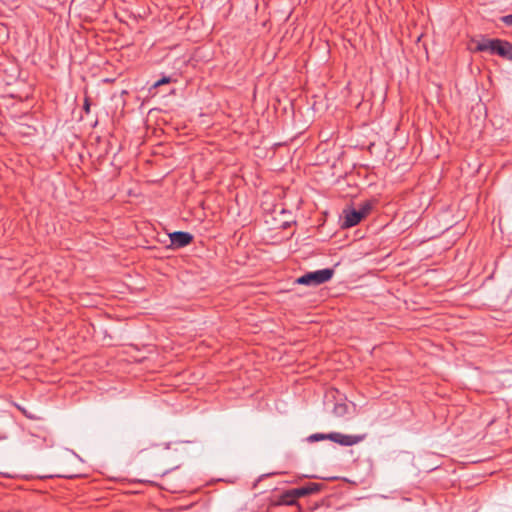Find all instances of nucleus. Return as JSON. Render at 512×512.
Returning <instances> with one entry per match:
<instances>
[{"label": "nucleus", "mask_w": 512, "mask_h": 512, "mask_svg": "<svg viewBox=\"0 0 512 512\" xmlns=\"http://www.w3.org/2000/svg\"><path fill=\"white\" fill-rule=\"evenodd\" d=\"M475 50L498 55L504 59H512V45L504 40L483 38L476 42Z\"/></svg>", "instance_id": "obj_1"}, {"label": "nucleus", "mask_w": 512, "mask_h": 512, "mask_svg": "<svg viewBox=\"0 0 512 512\" xmlns=\"http://www.w3.org/2000/svg\"><path fill=\"white\" fill-rule=\"evenodd\" d=\"M334 275L330 268L308 272L295 280V283L307 286H317L329 281Z\"/></svg>", "instance_id": "obj_2"}, {"label": "nucleus", "mask_w": 512, "mask_h": 512, "mask_svg": "<svg viewBox=\"0 0 512 512\" xmlns=\"http://www.w3.org/2000/svg\"><path fill=\"white\" fill-rule=\"evenodd\" d=\"M327 438L335 443L342 446H352L359 443L363 437L356 435H345L338 432H332L327 434Z\"/></svg>", "instance_id": "obj_3"}, {"label": "nucleus", "mask_w": 512, "mask_h": 512, "mask_svg": "<svg viewBox=\"0 0 512 512\" xmlns=\"http://www.w3.org/2000/svg\"><path fill=\"white\" fill-rule=\"evenodd\" d=\"M320 489H321V484L312 482V483H308L305 486L287 491V496L296 497V499H297V498L304 497V496H307L310 494H314V493L320 491Z\"/></svg>", "instance_id": "obj_4"}, {"label": "nucleus", "mask_w": 512, "mask_h": 512, "mask_svg": "<svg viewBox=\"0 0 512 512\" xmlns=\"http://www.w3.org/2000/svg\"><path fill=\"white\" fill-rule=\"evenodd\" d=\"M171 245L175 248H182L187 245H189L192 240L193 236L188 232H182V231H176L169 235Z\"/></svg>", "instance_id": "obj_5"}, {"label": "nucleus", "mask_w": 512, "mask_h": 512, "mask_svg": "<svg viewBox=\"0 0 512 512\" xmlns=\"http://www.w3.org/2000/svg\"><path fill=\"white\" fill-rule=\"evenodd\" d=\"M363 219L362 215L357 209L344 210V227H353Z\"/></svg>", "instance_id": "obj_6"}, {"label": "nucleus", "mask_w": 512, "mask_h": 512, "mask_svg": "<svg viewBox=\"0 0 512 512\" xmlns=\"http://www.w3.org/2000/svg\"><path fill=\"white\" fill-rule=\"evenodd\" d=\"M333 412L336 416H344L348 413V406L345 403H338L334 406Z\"/></svg>", "instance_id": "obj_7"}, {"label": "nucleus", "mask_w": 512, "mask_h": 512, "mask_svg": "<svg viewBox=\"0 0 512 512\" xmlns=\"http://www.w3.org/2000/svg\"><path fill=\"white\" fill-rule=\"evenodd\" d=\"M371 209L372 204L370 202H364L360 205V207L357 210L362 215V217L365 218L370 213Z\"/></svg>", "instance_id": "obj_8"}, {"label": "nucleus", "mask_w": 512, "mask_h": 512, "mask_svg": "<svg viewBox=\"0 0 512 512\" xmlns=\"http://www.w3.org/2000/svg\"><path fill=\"white\" fill-rule=\"evenodd\" d=\"M281 501L286 505H293L296 501V497L287 496V492L282 495Z\"/></svg>", "instance_id": "obj_9"}, {"label": "nucleus", "mask_w": 512, "mask_h": 512, "mask_svg": "<svg viewBox=\"0 0 512 512\" xmlns=\"http://www.w3.org/2000/svg\"><path fill=\"white\" fill-rule=\"evenodd\" d=\"M308 439L310 441H320V440H325L328 438H327V434L316 433V434H312L311 436H309Z\"/></svg>", "instance_id": "obj_10"}, {"label": "nucleus", "mask_w": 512, "mask_h": 512, "mask_svg": "<svg viewBox=\"0 0 512 512\" xmlns=\"http://www.w3.org/2000/svg\"><path fill=\"white\" fill-rule=\"evenodd\" d=\"M171 82V78L170 77H162L161 79H159L158 81H156L153 85V87H159L161 85H164V84H168Z\"/></svg>", "instance_id": "obj_11"}, {"label": "nucleus", "mask_w": 512, "mask_h": 512, "mask_svg": "<svg viewBox=\"0 0 512 512\" xmlns=\"http://www.w3.org/2000/svg\"><path fill=\"white\" fill-rule=\"evenodd\" d=\"M83 109L86 112V114H88L90 112V101H89L88 97H85V99H84Z\"/></svg>", "instance_id": "obj_12"}, {"label": "nucleus", "mask_w": 512, "mask_h": 512, "mask_svg": "<svg viewBox=\"0 0 512 512\" xmlns=\"http://www.w3.org/2000/svg\"><path fill=\"white\" fill-rule=\"evenodd\" d=\"M502 20H503L506 24H508V25H512V14H511V15L504 16V17L502 18Z\"/></svg>", "instance_id": "obj_13"}]
</instances>
